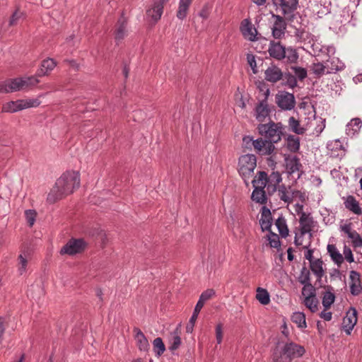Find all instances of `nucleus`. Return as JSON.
Returning <instances> with one entry per match:
<instances>
[{
	"label": "nucleus",
	"instance_id": "7",
	"mask_svg": "<svg viewBox=\"0 0 362 362\" xmlns=\"http://www.w3.org/2000/svg\"><path fill=\"white\" fill-rule=\"evenodd\" d=\"M86 246L87 243L83 239L71 238L62 247L60 253L62 255L67 254L69 255H74L83 252L86 248Z\"/></svg>",
	"mask_w": 362,
	"mask_h": 362
},
{
	"label": "nucleus",
	"instance_id": "28",
	"mask_svg": "<svg viewBox=\"0 0 362 362\" xmlns=\"http://www.w3.org/2000/svg\"><path fill=\"white\" fill-rule=\"evenodd\" d=\"M127 35V21L124 17H121L117 23L115 30L116 40H122Z\"/></svg>",
	"mask_w": 362,
	"mask_h": 362
},
{
	"label": "nucleus",
	"instance_id": "31",
	"mask_svg": "<svg viewBox=\"0 0 362 362\" xmlns=\"http://www.w3.org/2000/svg\"><path fill=\"white\" fill-rule=\"evenodd\" d=\"M288 125L289 129L296 134L302 135L306 131L305 128L300 125V121L294 117H291L288 119Z\"/></svg>",
	"mask_w": 362,
	"mask_h": 362
},
{
	"label": "nucleus",
	"instance_id": "48",
	"mask_svg": "<svg viewBox=\"0 0 362 362\" xmlns=\"http://www.w3.org/2000/svg\"><path fill=\"white\" fill-rule=\"evenodd\" d=\"M291 69L294 72L296 78L303 81L307 77V70L299 66H291Z\"/></svg>",
	"mask_w": 362,
	"mask_h": 362
},
{
	"label": "nucleus",
	"instance_id": "24",
	"mask_svg": "<svg viewBox=\"0 0 362 362\" xmlns=\"http://www.w3.org/2000/svg\"><path fill=\"white\" fill-rule=\"evenodd\" d=\"M310 69L315 74V78H320L325 73L330 74L334 70V69H331V70H329L327 64H324L321 62L313 63L311 66Z\"/></svg>",
	"mask_w": 362,
	"mask_h": 362
},
{
	"label": "nucleus",
	"instance_id": "45",
	"mask_svg": "<svg viewBox=\"0 0 362 362\" xmlns=\"http://www.w3.org/2000/svg\"><path fill=\"white\" fill-rule=\"evenodd\" d=\"M153 348L155 352L158 355L160 356L163 354L165 350V344L163 342V340L160 337H157L153 340Z\"/></svg>",
	"mask_w": 362,
	"mask_h": 362
},
{
	"label": "nucleus",
	"instance_id": "62",
	"mask_svg": "<svg viewBox=\"0 0 362 362\" xmlns=\"http://www.w3.org/2000/svg\"><path fill=\"white\" fill-rule=\"evenodd\" d=\"M341 231L344 232L348 235V237L350 235L351 233L354 232V230H351V223L341 226Z\"/></svg>",
	"mask_w": 362,
	"mask_h": 362
},
{
	"label": "nucleus",
	"instance_id": "52",
	"mask_svg": "<svg viewBox=\"0 0 362 362\" xmlns=\"http://www.w3.org/2000/svg\"><path fill=\"white\" fill-rule=\"evenodd\" d=\"M214 295L215 291L213 289H207L201 294L199 300L204 303L206 301L212 298Z\"/></svg>",
	"mask_w": 362,
	"mask_h": 362
},
{
	"label": "nucleus",
	"instance_id": "58",
	"mask_svg": "<svg viewBox=\"0 0 362 362\" xmlns=\"http://www.w3.org/2000/svg\"><path fill=\"white\" fill-rule=\"evenodd\" d=\"M273 362H291V361L281 351L279 354L274 355Z\"/></svg>",
	"mask_w": 362,
	"mask_h": 362
},
{
	"label": "nucleus",
	"instance_id": "18",
	"mask_svg": "<svg viewBox=\"0 0 362 362\" xmlns=\"http://www.w3.org/2000/svg\"><path fill=\"white\" fill-rule=\"evenodd\" d=\"M349 279L351 293L354 296H358L362 291V286L359 273L356 271H351L350 272Z\"/></svg>",
	"mask_w": 362,
	"mask_h": 362
},
{
	"label": "nucleus",
	"instance_id": "54",
	"mask_svg": "<svg viewBox=\"0 0 362 362\" xmlns=\"http://www.w3.org/2000/svg\"><path fill=\"white\" fill-rule=\"evenodd\" d=\"M286 78V84L291 88L297 86V80L295 76L291 74H285Z\"/></svg>",
	"mask_w": 362,
	"mask_h": 362
},
{
	"label": "nucleus",
	"instance_id": "51",
	"mask_svg": "<svg viewBox=\"0 0 362 362\" xmlns=\"http://www.w3.org/2000/svg\"><path fill=\"white\" fill-rule=\"evenodd\" d=\"M269 242L272 247L278 248L280 246L279 237L276 234L272 233L271 235L269 236Z\"/></svg>",
	"mask_w": 362,
	"mask_h": 362
},
{
	"label": "nucleus",
	"instance_id": "21",
	"mask_svg": "<svg viewBox=\"0 0 362 362\" xmlns=\"http://www.w3.org/2000/svg\"><path fill=\"white\" fill-rule=\"evenodd\" d=\"M344 204L345 208L354 214L356 215H361L362 214V209L359 206V203L354 196L349 195L346 197Z\"/></svg>",
	"mask_w": 362,
	"mask_h": 362
},
{
	"label": "nucleus",
	"instance_id": "53",
	"mask_svg": "<svg viewBox=\"0 0 362 362\" xmlns=\"http://www.w3.org/2000/svg\"><path fill=\"white\" fill-rule=\"evenodd\" d=\"M211 8L212 6L210 4H205L199 12V16L203 19H207L211 13Z\"/></svg>",
	"mask_w": 362,
	"mask_h": 362
},
{
	"label": "nucleus",
	"instance_id": "63",
	"mask_svg": "<svg viewBox=\"0 0 362 362\" xmlns=\"http://www.w3.org/2000/svg\"><path fill=\"white\" fill-rule=\"evenodd\" d=\"M305 258L308 259L310 263L314 261L315 259L313 258V250H308V251L305 253Z\"/></svg>",
	"mask_w": 362,
	"mask_h": 362
},
{
	"label": "nucleus",
	"instance_id": "38",
	"mask_svg": "<svg viewBox=\"0 0 362 362\" xmlns=\"http://www.w3.org/2000/svg\"><path fill=\"white\" fill-rule=\"evenodd\" d=\"M254 202L259 204H264L267 201L266 192L264 189L254 187V190L251 196Z\"/></svg>",
	"mask_w": 362,
	"mask_h": 362
},
{
	"label": "nucleus",
	"instance_id": "60",
	"mask_svg": "<svg viewBox=\"0 0 362 362\" xmlns=\"http://www.w3.org/2000/svg\"><path fill=\"white\" fill-rule=\"evenodd\" d=\"M294 197L299 198V199L302 202H305V200L307 199V196H306L305 193V192H302L298 191V190L293 191V197Z\"/></svg>",
	"mask_w": 362,
	"mask_h": 362
},
{
	"label": "nucleus",
	"instance_id": "44",
	"mask_svg": "<svg viewBox=\"0 0 362 362\" xmlns=\"http://www.w3.org/2000/svg\"><path fill=\"white\" fill-rule=\"evenodd\" d=\"M304 304L312 313H315L318 310V300L315 296L305 298Z\"/></svg>",
	"mask_w": 362,
	"mask_h": 362
},
{
	"label": "nucleus",
	"instance_id": "39",
	"mask_svg": "<svg viewBox=\"0 0 362 362\" xmlns=\"http://www.w3.org/2000/svg\"><path fill=\"white\" fill-rule=\"evenodd\" d=\"M308 233L301 234L300 230H296L295 232L294 243L297 246H303L304 249H308L309 247H305L306 241L308 240Z\"/></svg>",
	"mask_w": 362,
	"mask_h": 362
},
{
	"label": "nucleus",
	"instance_id": "23",
	"mask_svg": "<svg viewBox=\"0 0 362 362\" xmlns=\"http://www.w3.org/2000/svg\"><path fill=\"white\" fill-rule=\"evenodd\" d=\"M57 63L52 59L48 58L43 60L40 68L37 71V76L40 77L48 75L49 72L54 69Z\"/></svg>",
	"mask_w": 362,
	"mask_h": 362
},
{
	"label": "nucleus",
	"instance_id": "12",
	"mask_svg": "<svg viewBox=\"0 0 362 362\" xmlns=\"http://www.w3.org/2000/svg\"><path fill=\"white\" fill-rule=\"evenodd\" d=\"M240 31L243 37L250 41L254 42L259 39L257 29L248 19H244L241 22Z\"/></svg>",
	"mask_w": 362,
	"mask_h": 362
},
{
	"label": "nucleus",
	"instance_id": "43",
	"mask_svg": "<svg viewBox=\"0 0 362 362\" xmlns=\"http://www.w3.org/2000/svg\"><path fill=\"white\" fill-rule=\"evenodd\" d=\"M287 147L292 152H296L300 148V139L298 137L289 135L287 138Z\"/></svg>",
	"mask_w": 362,
	"mask_h": 362
},
{
	"label": "nucleus",
	"instance_id": "17",
	"mask_svg": "<svg viewBox=\"0 0 362 362\" xmlns=\"http://www.w3.org/2000/svg\"><path fill=\"white\" fill-rule=\"evenodd\" d=\"M274 4L284 15H289L297 8L298 0H274Z\"/></svg>",
	"mask_w": 362,
	"mask_h": 362
},
{
	"label": "nucleus",
	"instance_id": "40",
	"mask_svg": "<svg viewBox=\"0 0 362 362\" xmlns=\"http://www.w3.org/2000/svg\"><path fill=\"white\" fill-rule=\"evenodd\" d=\"M278 195L281 200L285 203H291L293 198V192L288 191L285 186H281L278 190Z\"/></svg>",
	"mask_w": 362,
	"mask_h": 362
},
{
	"label": "nucleus",
	"instance_id": "64",
	"mask_svg": "<svg viewBox=\"0 0 362 362\" xmlns=\"http://www.w3.org/2000/svg\"><path fill=\"white\" fill-rule=\"evenodd\" d=\"M204 303L201 301L199 299L195 306V308H194V313H199L200 310H202V308H203Z\"/></svg>",
	"mask_w": 362,
	"mask_h": 362
},
{
	"label": "nucleus",
	"instance_id": "4",
	"mask_svg": "<svg viewBox=\"0 0 362 362\" xmlns=\"http://www.w3.org/2000/svg\"><path fill=\"white\" fill-rule=\"evenodd\" d=\"M284 127L281 123L271 122L258 126L259 133L272 144L277 143L283 135Z\"/></svg>",
	"mask_w": 362,
	"mask_h": 362
},
{
	"label": "nucleus",
	"instance_id": "49",
	"mask_svg": "<svg viewBox=\"0 0 362 362\" xmlns=\"http://www.w3.org/2000/svg\"><path fill=\"white\" fill-rule=\"evenodd\" d=\"M349 238L352 240L354 247H362V238L356 230H354V232L350 234Z\"/></svg>",
	"mask_w": 362,
	"mask_h": 362
},
{
	"label": "nucleus",
	"instance_id": "20",
	"mask_svg": "<svg viewBox=\"0 0 362 362\" xmlns=\"http://www.w3.org/2000/svg\"><path fill=\"white\" fill-rule=\"evenodd\" d=\"M32 259V255L29 251H23L18 258V271L21 275H23L28 270L29 262Z\"/></svg>",
	"mask_w": 362,
	"mask_h": 362
},
{
	"label": "nucleus",
	"instance_id": "10",
	"mask_svg": "<svg viewBox=\"0 0 362 362\" xmlns=\"http://www.w3.org/2000/svg\"><path fill=\"white\" fill-rule=\"evenodd\" d=\"M169 0H153L152 6L146 11V15L154 23L157 22L161 17L164 5L168 2Z\"/></svg>",
	"mask_w": 362,
	"mask_h": 362
},
{
	"label": "nucleus",
	"instance_id": "35",
	"mask_svg": "<svg viewBox=\"0 0 362 362\" xmlns=\"http://www.w3.org/2000/svg\"><path fill=\"white\" fill-rule=\"evenodd\" d=\"M269 108L267 104L262 101L256 107V118L259 122H263L269 115Z\"/></svg>",
	"mask_w": 362,
	"mask_h": 362
},
{
	"label": "nucleus",
	"instance_id": "29",
	"mask_svg": "<svg viewBox=\"0 0 362 362\" xmlns=\"http://www.w3.org/2000/svg\"><path fill=\"white\" fill-rule=\"evenodd\" d=\"M362 127V121L359 118H354L346 125V132L349 136L357 134Z\"/></svg>",
	"mask_w": 362,
	"mask_h": 362
},
{
	"label": "nucleus",
	"instance_id": "32",
	"mask_svg": "<svg viewBox=\"0 0 362 362\" xmlns=\"http://www.w3.org/2000/svg\"><path fill=\"white\" fill-rule=\"evenodd\" d=\"M322 265L323 262L321 259H316L310 263V268L311 271L319 279H321L325 274Z\"/></svg>",
	"mask_w": 362,
	"mask_h": 362
},
{
	"label": "nucleus",
	"instance_id": "56",
	"mask_svg": "<svg viewBox=\"0 0 362 362\" xmlns=\"http://www.w3.org/2000/svg\"><path fill=\"white\" fill-rule=\"evenodd\" d=\"M247 63L249 64V65L250 66V67L252 68L253 73L257 74V63H256L255 56L253 54H247Z\"/></svg>",
	"mask_w": 362,
	"mask_h": 362
},
{
	"label": "nucleus",
	"instance_id": "16",
	"mask_svg": "<svg viewBox=\"0 0 362 362\" xmlns=\"http://www.w3.org/2000/svg\"><path fill=\"white\" fill-rule=\"evenodd\" d=\"M273 17L275 18V21L272 28V36L275 39H281L284 36L286 23L284 19L280 16L273 15Z\"/></svg>",
	"mask_w": 362,
	"mask_h": 362
},
{
	"label": "nucleus",
	"instance_id": "27",
	"mask_svg": "<svg viewBox=\"0 0 362 362\" xmlns=\"http://www.w3.org/2000/svg\"><path fill=\"white\" fill-rule=\"evenodd\" d=\"M271 212L269 209L263 208L259 220V224L262 230H269L272 226Z\"/></svg>",
	"mask_w": 362,
	"mask_h": 362
},
{
	"label": "nucleus",
	"instance_id": "46",
	"mask_svg": "<svg viewBox=\"0 0 362 362\" xmlns=\"http://www.w3.org/2000/svg\"><path fill=\"white\" fill-rule=\"evenodd\" d=\"M24 17V13L21 11L19 8H17L12 16L8 22L9 26L16 25L18 21Z\"/></svg>",
	"mask_w": 362,
	"mask_h": 362
},
{
	"label": "nucleus",
	"instance_id": "3",
	"mask_svg": "<svg viewBox=\"0 0 362 362\" xmlns=\"http://www.w3.org/2000/svg\"><path fill=\"white\" fill-rule=\"evenodd\" d=\"M256 167L257 158L255 155L245 154L239 158L238 172L247 186L249 185L250 180L254 175V170Z\"/></svg>",
	"mask_w": 362,
	"mask_h": 362
},
{
	"label": "nucleus",
	"instance_id": "47",
	"mask_svg": "<svg viewBox=\"0 0 362 362\" xmlns=\"http://www.w3.org/2000/svg\"><path fill=\"white\" fill-rule=\"evenodd\" d=\"M335 296L331 292H325L322 298V305L325 309L330 308L334 301Z\"/></svg>",
	"mask_w": 362,
	"mask_h": 362
},
{
	"label": "nucleus",
	"instance_id": "55",
	"mask_svg": "<svg viewBox=\"0 0 362 362\" xmlns=\"http://www.w3.org/2000/svg\"><path fill=\"white\" fill-rule=\"evenodd\" d=\"M223 336V325L219 323L216 327V338L217 343L219 344L222 342Z\"/></svg>",
	"mask_w": 362,
	"mask_h": 362
},
{
	"label": "nucleus",
	"instance_id": "8",
	"mask_svg": "<svg viewBox=\"0 0 362 362\" xmlns=\"http://www.w3.org/2000/svg\"><path fill=\"white\" fill-rule=\"evenodd\" d=\"M275 101L283 110H293L296 103L293 94L286 91H279L275 96Z\"/></svg>",
	"mask_w": 362,
	"mask_h": 362
},
{
	"label": "nucleus",
	"instance_id": "42",
	"mask_svg": "<svg viewBox=\"0 0 362 362\" xmlns=\"http://www.w3.org/2000/svg\"><path fill=\"white\" fill-rule=\"evenodd\" d=\"M256 298L262 305H267L270 302L269 294L268 291L262 288L258 287L257 289Z\"/></svg>",
	"mask_w": 362,
	"mask_h": 362
},
{
	"label": "nucleus",
	"instance_id": "1",
	"mask_svg": "<svg viewBox=\"0 0 362 362\" xmlns=\"http://www.w3.org/2000/svg\"><path fill=\"white\" fill-rule=\"evenodd\" d=\"M80 186V175L78 172L69 171L64 173L56 181L47 194V202L54 204L74 192Z\"/></svg>",
	"mask_w": 362,
	"mask_h": 362
},
{
	"label": "nucleus",
	"instance_id": "30",
	"mask_svg": "<svg viewBox=\"0 0 362 362\" xmlns=\"http://www.w3.org/2000/svg\"><path fill=\"white\" fill-rule=\"evenodd\" d=\"M327 252H329L332 261L334 262V263L337 264V266H341V264L344 262V257L339 252L336 246L334 245H328Z\"/></svg>",
	"mask_w": 362,
	"mask_h": 362
},
{
	"label": "nucleus",
	"instance_id": "61",
	"mask_svg": "<svg viewBox=\"0 0 362 362\" xmlns=\"http://www.w3.org/2000/svg\"><path fill=\"white\" fill-rule=\"evenodd\" d=\"M332 314L331 312H327L326 310L320 313V317L326 321H329L332 319Z\"/></svg>",
	"mask_w": 362,
	"mask_h": 362
},
{
	"label": "nucleus",
	"instance_id": "19",
	"mask_svg": "<svg viewBox=\"0 0 362 362\" xmlns=\"http://www.w3.org/2000/svg\"><path fill=\"white\" fill-rule=\"evenodd\" d=\"M134 339L139 349L141 351H148L149 349L148 341L140 329L135 327L133 330Z\"/></svg>",
	"mask_w": 362,
	"mask_h": 362
},
{
	"label": "nucleus",
	"instance_id": "15",
	"mask_svg": "<svg viewBox=\"0 0 362 362\" xmlns=\"http://www.w3.org/2000/svg\"><path fill=\"white\" fill-rule=\"evenodd\" d=\"M268 52L269 56L276 60H282L286 57V48L280 42L271 40L269 45Z\"/></svg>",
	"mask_w": 362,
	"mask_h": 362
},
{
	"label": "nucleus",
	"instance_id": "33",
	"mask_svg": "<svg viewBox=\"0 0 362 362\" xmlns=\"http://www.w3.org/2000/svg\"><path fill=\"white\" fill-rule=\"evenodd\" d=\"M281 180V176L278 172H273L269 175H267L268 191H276V186L279 184Z\"/></svg>",
	"mask_w": 362,
	"mask_h": 362
},
{
	"label": "nucleus",
	"instance_id": "9",
	"mask_svg": "<svg viewBox=\"0 0 362 362\" xmlns=\"http://www.w3.org/2000/svg\"><path fill=\"white\" fill-rule=\"evenodd\" d=\"M247 139L252 141L255 151L261 156L271 155L275 149L274 144L267 139L262 138H259L256 140Z\"/></svg>",
	"mask_w": 362,
	"mask_h": 362
},
{
	"label": "nucleus",
	"instance_id": "2",
	"mask_svg": "<svg viewBox=\"0 0 362 362\" xmlns=\"http://www.w3.org/2000/svg\"><path fill=\"white\" fill-rule=\"evenodd\" d=\"M39 80L34 76L8 79L0 83V92L9 93L29 88L37 85Z\"/></svg>",
	"mask_w": 362,
	"mask_h": 362
},
{
	"label": "nucleus",
	"instance_id": "22",
	"mask_svg": "<svg viewBox=\"0 0 362 362\" xmlns=\"http://www.w3.org/2000/svg\"><path fill=\"white\" fill-rule=\"evenodd\" d=\"M253 187L264 189L268 188L267 174L264 171H258L251 181Z\"/></svg>",
	"mask_w": 362,
	"mask_h": 362
},
{
	"label": "nucleus",
	"instance_id": "26",
	"mask_svg": "<svg viewBox=\"0 0 362 362\" xmlns=\"http://www.w3.org/2000/svg\"><path fill=\"white\" fill-rule=\"evenodd\" d=\"M286 166L290 174L299 171L301 168L300 160L295 156H288L286 158Z\"/></svg>",
	"mask_w": 362,
	"mask_h": 362
},
{
	"label": "nucleus",
	"instance_id": "50",
	"mask_svg": "<svg viewBox=\"0 0 362 362\" xmlns=\"http://www.w3.org/2000/svg\"><path fill=\"white\" fill-rule=\"evenodd\" d=\"M25 216L28 225L31 227L33 226L37 213L35 210L28 209L25 211Z\"/></svg>",
	"mask_w": 362,
	"mask_h": 362
},
{
	"label": "nucleus",
	"instance_id": "13",
	"mask_svg": "<svg viewBox=\"0 0 362 362\" xmlns=\"http://www.w3.org/2000/svg\"><path fill=\"white\" fill-rule=\"evenodd\" d=\"M281 69L274 64H272L264 71V79L272 83H276L284 78Z\"/></svg>",
	"mask_w": 362,
	"mask_h": 362
},
{
	"label": "nucleus",
	"instance_id": "59",
	"mask_svg": "<svg viewBox=\"0 0 362 362\" xmlns=\"http://www.w3.org/2000/svg\"><path fill=\"white\" fill-rule=\"evenodd\" d=\"M288 54L287 55L288 61L291 63L296 62L298 58V55L297 52H296V50H294L293 49H288Z\"/></svg>",
	"mask_w": 362,
	"mask_h": 362
},
{
	"label": "nucleus",
	"instance_id": "57",
	"mask_svg": "<svg viewBox=\"0 0 362 362\" xmlns=\"http://www.w3.org/2000/svg\"><path fill=\"white\" fill-rule=\"evenodd\" d=\"M344 259H345L348 262L351 263L354 261V255L351 249L346 246L344 248Z\"/></svg>",
	"mask_w": 362,
	"mask_h": 362
},
{
	"label": "nucleus",
	"instance_id": "25",
	"mask_svg": "<svg viewBox=\"0 0 362 362\" xmlns=\"http://www.w3.org/2000/svg\"><path fill=\"white\" fill-rule=\"evenodd\" d=\"M300 283L304 284L302 289V295L306 298L307 296H315V289L313 285L310 283V273L307 271L306 275Z\"/></svg>",
	"mask_w": 362,
	"mask_h": 362
},
{
	"label": "nucleus",
	"instance_id": "36",
	"mask_svg": "<svg viewBox=\"0 0 362 362\" xmlns=\"http://www.w3.org/2000/svg\"><path fill=\"white\" fill-rule=\"evenodd\" d=\"M192 0H180L178 10L177 11V17L179 19H184L187 14V11Z\"/></svg>",
	"mask_w": 362,
	"mask_h": 362
},
{
	"label": "nucleus",
	"instance_id": "41",
	"mask_svg": "<svg viewBox=\"0 0 362 362\" xmlns=\"http://www.w3.org/2000/svg\"><path fill=\"white\" fill-rule=\"evenodd\" d=\"M291 320L296 324L300 328H305L307 327L305 321V315L303 313L296 312L291 316Z\"/></svg>",
	"mask_w": 362,
	"mask_h": 362
},
{
	"label": "nucleus",
	"instance_id": "37",
	"mask_svg": "<svg viewBox=\"0 0 362 362\" xmlns=\"http://www.w3.org/2000/svg\"><path fill=\"white\" fill-rule=\"evenodd\" d=\"M180 329L177 327L175 330L172 333L171 338L170 339V346H169V349L170 351H175L179 348L181 344V338H180Z\"/></svg>",
	"mask_w": 362,
	"mask_h": 362
},
{
	"label": "nucleus",
	"instance_id": "5",
	"mask_svg": "<svg viewBox=\"0 0 362 362\" xmlns=\"http://www.w3.org/2000/svg\"><path fill=\"white\" fill-rule=\"evenodd\" d=\"M40 105L37 99L18 100L11 101L4 104L2 111L6 112H14L28 107H35Z\"/></svg>",
	"mask_w": 362,
	"mask_h": 362
},
{
	"label": "nucleus",
	"instance_id": "34",
	"mask_svg": "<svg viewBox=\"0 0 362 362\" xmlns=\"http://www.w3.org/2000/svg\"><path fill=\"white\" fill-rule=\"evenodd\" d=\"M275 225L282 238H286L288 235L289 230L286 223V220L283 216H279L275 221Z\"/></svg>",
	"mask_w": 362,
	"mask_h": 362
},
{
	"label": "nucleus",
	"instance_id": "11",
	"mask_svg": "<svg viewBox=\"0 0 362 362\" xmlns=\"http://www.w3.org/2000/svg\"><path fill=\"white\" fill-rule=\"evenodd\" d=\"M281 351L291 361L295 358L301 357L305 353L303 346L293 342L286 343Z\"/></svg>",
	"mask_w": 362,
	"mask_h": 362
},
{
	"label": "nucleus",
	"instance_id": "14",
	"mask_svg": "<svg viewBox=\"0 0 362 362\" xmlns=\"http://www.w3.org/2000/svg\"><path fill=\"white\" fill-rule=\"evenodd\" d=\"M357 323V311L355 308H351L346 313V316L343 319V329L347 334H350L351 330Z\"/></svg>",
	"mask_w": 362,
	"mask_h": 362
},
{
	"label": "nucleus",
	"instance_id": "6",
	"mask_svg": "<svg viewBox=\"0 0 362 362\" xmlns=\"http://www.w3.org/2000/svg\"><path fill=\"white\" fill-rule=\"evenodd\" d=\"M315 227V221L313 217L310 213H302L299 217V226L296 230H300L301 234L308 233V240L306 241L305 247H310L313 235L311 231Z\"/></svg>",
	"mask_w": 362,
	"mask_h": 362
}]
</instances>
